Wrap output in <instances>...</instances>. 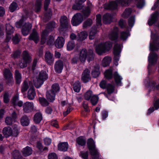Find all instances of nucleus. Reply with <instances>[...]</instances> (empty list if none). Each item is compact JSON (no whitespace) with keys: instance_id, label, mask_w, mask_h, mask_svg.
I'll use <instances>...</instances> for the list:
<instances>
[{"instance_id":"f8f14e48","label":"nucleus","mask_w":159,"mask_h":159,"mask_svg":"<svg viewBox=\"0 0 159 159\" xmlns=\"http://www.w3.org/2000/svg\"><path fill=\"white\" fill-rule=\"evenodd\" d=\"M153 40L154 42L152 43H150V50L152 51H157L159 48L157 45L155 44V43L157 42L159 38L158 36L155 34H153L151 37Z\"/></svg>"},{"instance_id":"c9c22d12","label":"nucleus","mask_w":159,"mask_h":159,"mask_svg":"<svg viewBox=\"0 0 159 159\" xmlns=\"http://www.w3.org/2000/svg\"><path fill=\"white\" fill-rule=\"evenodd\" d=\"M102 43L103 46L105 47V49L106 52L109 51L112 48V43L111 41H107L105 43Z\"/></svg>"},{"instance_id":"bb28decb","label":"nucleus","mask_w":159,"mask_h":159,"mask_svg":"<svg viewBox=\"0 0 159 159\" xmlns=\"http://www.w3.org/2000/svg\"><path fill=\"white\" fill-rule=\"evenodd\" d=\"M68 148V145L67 142H62L59 143L58 145V150L65 152L66 151Z\"/></svg>"},{"instance_id":"58836bf2","label":"nucleus","mask_w":159,"mask_h":159,"mask_svg":"<svg viewBox=\"0 0 159 159\" xmlns=\"http://www.w3.org/2000/svg\"><path fill=\"white\" fill-rule=\"evenodd\" d=\"M29 88V86L27 81L24 80L22 83L21 88V91L22 93H23L27 90Z\"/></svg>"},{"instance_id":"4c0bfd02","label":"nucleus","mask_w":159,"mask_h":159,"mask_svg":"<svg viewBox=\"0 0 159 159\" xmlns=\"http://www.w3.org/2000/svg\"><path fill=\"white\" fill-rule=\"evenodd\" d=\"M15 78L16 83L20 84L21 81V76L20 73L17 70L15 71Z\"/></svg>"},{"instance_id":"c85d7f7f","label":"nucleus","mask_w":159,"mask_h":159,"mask_svg":"<svg viewBox=\"0 0 159 159\" xmlns=\"http://www.w3.org/2000/svg\"><path fill=\"white\" fill-rule=\"evenodd\" d=\"M30 120V119L27 116H24L20 118V123L23 126H27L29 124Z\"/></svg>"},{"instance_id":"5701e85b","label":"nucleus","mask_w":159,"mask_h":159,"mask_svg":"<svg viewBox=\"0 0 159 159\" xmlns=\"http://www.w3.org/2000/svg\"><path fill=\"white\" fill-rule=\"evenodd\" d=\"M65 39L62 37H58L55 42V45L58 48H62L64 44Z\"/></svg>"},{"instance_id":"69168bd1","label":"nucleus","mask_w":159,"mask_h":159,"mask_svg":"<svg viewBox=\"0 0 159 159\" xmlns=\"http://www.w3.org/2000/svg\"><path fill=\"white\" fill-rule=\"evenodd\" d=\"M48 159H58V156L55 152H52L49 154L48 156Z\"/></svg>"},{"instance_id":"37998d69","label":"nucleus","mask_w":159,"mask_h":159,"mask_svg":"<svg viewBox=\"0 0 159 159\" xmlns=\"http://www.w3.org/2000/svg\"><path fill=\"white\" fill-rule=\"evenodd\" d=\"M96 26H101L102 25V16L100 14H98L96 15Z\"/></svg>"},{"instance_id":"f704fd0d","label":"nucleus","mask_w":159,"mask_h":159,"mask_svg":"<svg viewBox=\"0 0 159 159\" xmlns=\"http://www.w3.org/2000/svg\"><path fill=\"white\" fill-rule=\"evenodd\" d=\"M42 119V115L40 112L36 113L34 116V120L36 123H39Z\"/></svg>"},{"instance_id":"393cba45","label":"nucleus","mask_w":159,"mask_h":159,"mask_svg":"<svg viewBox=\"0 0 159 159\" xmlns=\"http://www.w3.org/2000/svg\"><path fill=\"white\" fill-rule=\"evenodd\" d=\"M56 94L55 93L49 90L47 91L46 94V97L48 100L51 102H53L55 100Z\"/></svg>"},{"instance_id":"412c9836","label":"nucleus","mask_w":159,"mask_h":159,"mask_svg":"<svg viewBox=\"0 0 159 159\" xmlns=\"http://www.w3.org/2000/svg\"><path fill=\"white\" fill-rule=\"evenodd\" d=\"M95 51L99 55H101L103 53L107 52L105 47L103 46L102 43L99 44L96 47Z\"/></svg>"},{"instance_id":"052dcab7","label":"nucleus","mask_w":159,"mask_h":159,"mask_svg":"<svg viewBox=\"0 0 159 159\" xmlns=\"http://www.w3.org/2000/svg\"><path fill=\"white\" fill-rule=\"evenodd\" d=\"M82 106L86 112L89 113L90 111V109L87 102H84L82 103Z\"/></svg>"},{"instance_id":"423d86ee","label":"nucleus","mask_w":159,"mask_h":159,"mask_svg":"<svg viewBox=\"0 0 159 159\" xmlns=\"http://www.w3.org/2000/svg\"><path fill=\"white\" fill-rule=\"evenodd\" d=\"M148 73L152 71L151 66H154L157 63L158 59V55L155 52H151L150 53L148 57Z\"/></svg>"},{"instance_id":"473e14b6","label":"nucleus","mask_w":159,"mask_h":159,"mask_svg":"<svg viewBox=\"0 0 159 159\" xmlns=\"http://www.w3.org/2000/svg\"><path fill=\"white\" fill-rule=\"evenodd\" d=\"M132 13V9L131 8H128L125 9L122 14V16L125 19L128 18Z\"/></svg>"},{"instance_id":"a211bd4d","label":"nucleus","mask_w":159,"mask_h":159,"mask_svg":"<svg viewBox=\"0 0 159 159\" xmlns=\"http://www.w3.org/2000/svg\"><path fill=\"white\" fill-rule=\"evenodd\" d=\"M90 72L87 70L84 71L82 73L81 77V80L84 83H86L91 80Z\"/></svg>"},{"instance_id":"864d4df0","label":"nucleus","mask_w":159,"mask_h":159,"mask_svg":"<svg viewBox=\"0 0 159 159\" xmlns=\"http://www.w3.org/2000/svg\"><path fill=\"white\" fill-rule=\"evenodd\" d=\"M118 25L121 29L126 28L127 24L125 20L120 19L118 22Z\"/></svg>"},{"instance_id":"e2e57ef3","label":"nucleus","mask_w":159,"mask_h":159,"mask_svg":"<svg viewBox=\"0 0 159 159\" xmlns=\"http://www.w3.org/2000/svg\"><path fill=\"white\" fill-rule=\"evenodd\" d=\"M107 84L106 81L104 80H102L101 81L100 83L99 86L101 88L103 89H105L107 88Z\"/></svg>"},{"instance_id":"49530a36","label":"nucleus","mask_w":159,"mask_h":159,"mask_svg":"<svg viewBox=\"0 0 159 159\" xmlns=\"http://www.w3.org/2000/svg\"><path fill=\"white\" fill-rule=\"evenodd\" d=\"M135 21L134 16H131L128 19V24L129 27H132L134 25Z\"/></svg>"},{"instance_id":"1a4fd4ad","label":"nucleus","mask_w":159,"mask_h":159,"mask_svg":"<svg viewBox=\"0 0 159 159\" xmlns=\"http://www.w3.org/2000/svg\"><path fill=\"white\" fill-rule=\"evenodd\" d=\"M6 83L9 85H12L14 83L13 75L10 70L8 69L5 70L4 73Z\"/></svg>"},{"instance_id":"774afa93","label":"nucleus","mask_w":159,"mask_h":159,"mask_svg":"<svg viewBox=\"0 0 159 159\" xmlns=\"http://www.w3.org/2000/svg\"><path fill=\"white\" fill-rule=\"evenodd\" d=\"M12 135L14 137H17L19 133V129L17 126L15 127L12 130Z\"/></svg>"},{"instance_id":"6ab92c4d","label":"nucleus","mask_w":159,"mask_h":159,"mask_svg":"<svg viewBox=\"0 0 159 159\" xmlns=\"http://www.w3.org/2000/svg\"><path fill=\"white\" fill-rule=\"evenodd\" d=\"M29 39L34 41L35 43H37L39 40L38 34L35 30L34 29L33 32L29 36Z\"/></svg>"},{"instance_id":"4be33fe9","label":"nucleus","mask_w":159,"mask_h":159,"mask_svg":"<svg viewBox=\"0 0 159 159\" xmlns=\"http://www.w3.org/2000/svg\"><path fill=\"white\" fill-rule=\"evenodd\" d=\"M98 27L95 25H93L91 28L89 33V38L90 40L93 39L98 32Z\"/></svg>"},{"instance_id":"bf43d9fd","label":"nucleus","mask_w":159,"mask_h":159,"mask_svg":"<svg viewBox=\"0 0 159 159\" xmlns=\"http://www.w3.org/2000/svg\"><path fill=\"white\" fill-rule=\"evenodd\" d=\"M73 89L76 92L79 93L80 92V82L79 81L75 82L74 83Z\"/></svg>"},{"instance_id":"a19ab883","label":"nucleus","mask_w":159,"mask_h":159,"mask_svg":"<svg viewBox=\"0 0 159 159\" xmlns=\"http://www.w3.org/2000/svg\"><path fill=\"white\" fill-rule=\"evenodd\" d=\"M89 100L92 105L94 106L97 104L99 100V97L97 95H93Z\"/></svg>"},{"instance_id":"0eeeda50","label":"nucleus","mask_w":159,"mask_h":159,"mask_svg":"<svg viewBox=\"0 0 159 159\" xmlns=\"http://www.w3.org/2000/svg\"><path fill=\"white\" fill-rule=\"evenodd\" d=\"M22 57L23 62H22V60L20 61L19 62L18 64L20 68H23L27 66V64L31 62L32 59L29 52L26 51L23 52Z\"/></svg>"},{"instance_id":"cd10ccee","label":"nucleus","mask_w":159,"mask_h":159,"mask_svg":"<svg viewBox=\"0 0 159 159\" xmlns=\"http://www.w3.org/2000/svg\"><path fill=\"white\" fill-rule=\"evenodd\" d=\"M35 95V92L34 88H30L28 92V98L30 100H33L34 98Z\"/></svg>"},{"instance_id":"8fccbe9b","label":"nucleus","mask_w":159,"mask_h":159,"mask_svg":"<svg viewBox=\"0 0 159 159\" xmlns=\"http://www.w3.org/2000/svg\"><path fill=\"white\" fill-rule=\"evenodd\" d=\"M18 9V7L17 4L16 2H14L11 4L9 7V10L11 12H13Z\"/></svg>"},{"instance_id":"6e6d98bb","label":"nucleus","mask_w":159,"mask_h":159,"mask_svg":"<svg viewBox=\"0 0 159 159\" xmlns=\"http://www.w3.org/2000/svg\"><path fill=\"white\" fill-rule=\"evenodd\" d=\"M41 7V1L40 0H37L36 3L34 6V10L36 12H38L40 11Z\"/></svg>"},{"instance_id":"f03ea898","label":"nucleus","mask_w":159,"mask_h":159,"mask_svg":"<svg viewBox=\"0 0 159 159\" xmlns=\"http://www.w3.org/2000/svg\"><path fill=\"white\" fill-rule=\"evenodd\" d=\"M87 147L92 159H98L100 155L99 152L96 148L95 143L92 138L88 139L87 143Z\"/></svg>"},{"instance_id":"a878e982","label":"nucleus","mask_w":159,"mask_h":159,"mask_svg":"<svg viewBox=\"0 0 159 159\" xmlns=\"http://www.w3.org/2000/svg\"><path fill=\"white\" fill-rule=\"evenodd\" d=\"M104 77L107 80H111L113 77V70L112 69L106 70L104 73Z\"/></svg>"},{"instance_id":"3c124183","label":"nucleus","mask_w":159,"mask_h":159,"mask_svg":"<svg viewBox=\"0 0 159 159\" xmlns=\"http://www.w3.org/2000/svg\"><path fill=\"white\" fill-rule=\"evenodd\" d=\"M93 95V92L90 90H89L85 93L84 99L86 100L89 101Z\"/></svg>"},{"instance_id":"7ed1b4c3","label":"nucleus","mask_w":159,"mask_h":159,"mask_svg":"<svg viewBox=\"0 0 159 159\" xmlns=\"http://www.w3.org/2000/svg\"><path fill=\"white\" fill-rule=\"evenodd\" d=\"M95 54L93 51H90L88 52L86 49H83L80 51V62H85L86 59L89 62L94 60Z\"/></svg>"},{"instance_id":"c03bdc74","label":"nucleus","mask_w":159,"mask_h":159,"mask_svg":"<svg viewBox=\"0 0 159 159\" xmlns=\"http://www.w3.org/2000/svg\"><path fill=\"white\" fill-rule=\"evenodd\" d=\"M93 20L91 19H88L84 22L83 28H86L90 26L93 24Z\"/></svg>"},{"instance_id":"0e129e2a","label":"nucleus","mask_w":159,"mask_h":159,"mask_svg":"<svg viewBox=\"0 0 159 159\" xmlns=\"http://www.w3.org/2000/svg\"><path fill=\"white\" fill-rule=\"evenodd\" d=\"M72 8L75 10H79L80 8V0H75V3L73 5Z\"/></svg>"},{"instance_id":"338daca9","label":"nucleus","mask_w":159,"mask_h":159,"mask_svg":"<svg viewBox=\"0 0 159 159\" xmlns=\"http://www.w3.org/2000/svg\"><path fill=\"white\" fill-rule=\"evenodd\" d=\"M19 100L18 97L17 96H15L11 100V103L14 106H16L17 103Z\"/></svg>"},{"instance_id":"5fc2aeb1","label":"nucleus","mask_w":159,"mask_h":159,"mask_svg":"<svg viewBox=\"0 0 159 159\" xmlns=\"http://www.w3.org/2000/svg\"><path fill=\"white\" fill-rule=\"evenodd\" d=\"M75 42L73 41H69L67 45V49L68 51L72 50L75 47Z\"/></svg>"},{"instance_id":"79ce46f5","label":"nucleus","mask_w":159,"mask_h":159,"mask_svg":"<svg viewBox=\"0 0 159 159\" xmlns=\"http://www.w3.org/2000/svg\"><path fill=\"white\" fill-rule=\"evenodd\" d=\"M111 61V58L109 57L106 56L105 57L102 61L103 66L106 67L109 66Z\"/></svg>"},{"instance_id":"39448f33","label":"nucleus","mask_w":159,"mask_h":159,"mask_svg":"<svg viewBox=\"0 0 159 159\" xmlns=\"http://www.w3.org/2000/svg\"><path fill=\"white\" fill-rule=\"evenodd\" d=\"M48 78V75L46 72L42 71L33 80V83L35 87L39 88L43 84L44 81Z\"/></svg>"},{"instance_id":"4d7b16f0","label":"nucleus","mask_w":159,"mask_h":159,"mask_svg":"<svg viewBox=\"0 0 159 159\" xmlns=\"http://www.w3.org/2000/svg\"><path fill=\"white\" fill-rule=\"evenodd\" d=\"M88 36L87 31H84L80 32V42L84 40L87 38Z\"/></svg>"},{"instance_id":"e433bc0d","label":"nucleus","mask_w":159,"mask_h":159,"mask_svg":"<svg viewBox=\"0 0 159 159\" xmlns=\"http://www.w3.org/2000/svg\"><path fill=\"white\" fill-rule=\"evenodd\" d=\"M115 86L111 84H107V85L106 88L107 93L108 94H111L113 93L115 90Z\"/></svg>"},{"instance_id":"ea45409f","label":"nucleus","mask_w":159,"mask_h":159,"mask_svg":"<svg viewBox=\"0 0 159 159\" xmlns=\"http://www.w3.org/2000/svg\"><path fill=\"white\" fill-rule=\"evenodd\" d=\"M14 31L13 27L9 24H7L6 25V31L7 34H11Z\"/></svg>"},{"instance_id":"de8ad7c7","label":"nucleus","mask_w":159,"mask_h":159,"mask_svg":"<svg viewBox=\"0 0 159 159\" xmlns=\"http://www.w3.org/2000/svg\"><path fill=\"white\" fill-rule=\"evenodd\" d=\"M60 90V87L58 84H53L52 86V89L50 91H52V92L55 93L56 94V93L58 92Z\"/></svg>"},{"instance_id":"c756f323","label":"nucleus","mask_w":159,"mask_h":159,"mask_svg":"<svg viewBox=\"0 0 159 159\" xmlns=\"http://www.w3.org/2000/svg\"><path fill=\"white\" fill-rule=\"evenodd\" d=\"M22 152L24 156L27 157L32 154L33 150L31 148L27 146L23 149Z\"/></svg>"},{"instance_id":"7c9ffc66","label":"nucleus","mask_w":159,"mask_h":159,"mask_svg":"<svg viewBox=\"0 0 159 159\" xmlns=\"http://www.w3.org/2000/svg\"><path fill=\"white\" fill-rule=\"evenodd\" d=\"M60 21L61 25L64 28H66L67 27L69 22L67 17L65 16H61Z\"/></svg>"},{"instance_id":"2eb2a0df","label":"nucleus","mask_w":159,"mask_h":159,"mask_svg":"<svg viewBox=\"0 0 159 159\" xmlns=\"http://www.w3.org/2000/svg\"><path fill=\"white\" fill-rule=\"evenodd\" d=\"M34 104L32 102H26L23 105L24 111L26 113L31 112L33 109Z\"/></svg>"},{"instance_id":"13d9d810","label":"nucleus","mask_w":159,"mask_h":159,"mask_svg":"<svg viewBox=\"0 0 159 159\" xmlns=\"http://www.w3.org/2000/svg\"><path fill=\"white\" fill-rule=\"evenodd\" d=\"M39 101L41 105L43 106H46L48 105L49 103L47 100L43 98H39Z\"/></svg>"},{"instance_id":"4468645a","label":"nucleus","mask_w":159,"mask_h":159,"mask_svg":"<svg viewBox=\"0 0 159 159\" xmlns=\"http://www.w3.org/2000/svg\"><path fill=\"white\" fill-rule=\"evenodd\" d=\"M113 78L116 85L118 86H121L122 85V77L119 75L117 71H115L113 73Z\"/></svg>"},{"instance_id":"f3484780","label":"nucleus","mask_w":159,"mask_h":159,"mask_svg":"<svg viewBox=\"0 0 159 159\" xmlns=\"http://www.w3.org/2000/svg\"><path fill=\"white\" fill-rule=\"evenodd\" d=\"M113 19V17L111 14L106 13L103 16V23L105 24H109L112 22Z\"/></svg>"},{"instance_id":"f257e3e1","label":"nucleus","mask_w":159,"mask_h":159,"mask_svg":"<svg viewBox=\"0 0 159 159\" xmlns=\"http://www.w3.org/2000/svg\"><path fill=\"white\" fill-rule=\"evenodd\" d=\"M119 30L118 27L115 26L113 30L109 34V39L111 41H114L115 43L114 46L113 53L114 55L113 62L116 66L118 65L119 61L121 56L120 53L122 51L121 45L117 43L119 38Z\"/></svg>"},{"instance_id":"603ef678","label":"nucleus","mask_w":159,"mask_h":159,"mask_svg":"<svg viewBox=\"0 0 159 159\" xmlns=\"http://www.w3.org/2000/svg\"><path fill=\"white\" fill-rule=\"evenodd\" d=\"M82 13L84 18H87L89 17L91 13L90 9L89 7L86 8L82 11Z\"/></svg>"},{"instance_id":"ddd939ff","label":"nucleus","mask_w":159,"mask_h":159,"mask_svg":"<svg viewBox=\"0 0 159 159\" xmlns=\"http://www.w3.org/2000/svg\"><path fill=\"white\" fill-rule=\"evenodd\" d=\"M118 4H120L116 1V0L112 1L110 2L105 7V9L112 10H117Z\"/></svg>"},{"instance_id":"6e6552de","label":"nucleus","mask_w":159,"mask_h":159,"mask_svg":"<svg viewBox=\"0 0 159 159\" xmlns=\"http://www.w3.org/2000/svg\"><path fill=\"white\" fill-rule=\"evenodd\" d=\"M55 22L50 23L48 25L46 29L42 32L41 41V44H43L45 43L46 41V37L49 31L52 30L53 29L55 28Z\"/></svg>"},{"instance_id":"dca6fc26","label":"nucleus","mask_w":159,"mask_h":159,"mask_svg":"<svg viewBox=\"0 0 159 159\" xmlns=\"http://www.w3.org/2000/svg\"><path fill=\"white\" fill-rule=\"evenodd\" d=\"M63 67V62L61 60L56 61L54 64V70L56 72L59 74L61 72Z\"/></svg>"},{"instance_id":"2f4dec72","label":"nucleus","mask_w":159,"mask_h":159,"mask_svg":"<svg viewBox=\"0 0 159 159\" xmlns=\"http://www.w3.org/2000/svg\"><path fill=\"white\" fill-rule=\"evenodd\" d=\"M4 135L6 137H8L12 135V131L11 129L9 127L4 128L3 130Z\"/></svg>"},{"instance_id":"680f3d73","label":"nucleus","mask_w":159,"mask_h":159,"mask_svg":"<svg viewBox=\"0 0 159 159\" xmlns=\"http://www.w3.org/2000/svg\"><path fill=\"white\" fill-rule=\"evenodd\" d=\"M54 41V38L53 36H49L47 40V44L48 45H51L53 43Z\"/></svg>"},{"instance_id":"a18cd8bd","label":"nucleus","mask_w":159,"mask_h":159,"mask_svg":"<svg viewBox=\"0 0 159 159\" xmlns=\"http://www.w3.org/2000/svg\"><path fill=\"white\" fill-rule=\"evenodd\" d=\"M78 49L79 47L78 46H77V47H76L75 50V52H77L78 53V55L77 56H75L72 59V62L73 63H76L79 60L80 55L79 52V51Z\"/></svg>"},{"instance_id":"20e7f679","label":"nucleus","mask_w":159,"mask_h":159,"mask_svg":"<svg viewBox=\"0 0 159 159\" xmlns=\"http://www.w3.org/2000/svg\"><path fill=\"white\" fill-rule=\"evenodd\" d=\"M16 25L18 28H20L22 26L21 31L22 34L24 36L27 35L28 34L29 31L32 27V24L29 23H24V19L23 18L19 21L16 22Z\"/></svg>"},{"instance_id":"72a5a7b5","label":"nucleus","mask_w":159,"mask_h":159,"mask_svg":"<svg viewBox=\"0 0 159 159\" xmlns=\"http://www.w3.org/2000/svg\"><path fill=\"white\" fill-rule=\"evenodd\" d=\"M130 35V34L129 31H122L120 33V39L123 41H125Z\"/></svg>"},{"instance_id":"aec40b11","label":"nucleus","mask_w":159,"mask_h":159,"mask_svg":"<svg viewBox=\"0 0 159 159\" xmlns=\"http://www.w3.org/2000/svg\"><path fill=\"white\" fill-rule=\"evenodd\" d=\"M100 66L99 65L94 66V68L91 71V75L93 78H96L98 77L100 74L99 69Z\"/></svg>"},{"instance_id":"9b49d317","label":"nucleus","mask_w":159,"mask_h":159,"mask_svg":"<svg viewBox=\"0 0 159 159\" xmlns=\"http://www.w3.org/2000/svg\"><path fill=\"white\" fill-rule=\"evenodd\" d=\"M159 15V12L157 11H156L152 14L151 18L148 20V23L149 26H152L157 22Z\"/></svg>"},{"instance_id":"9d476101","label":"nucleus","mask_w":159,"mask_h":159,"mask_svg":"<svg viewBox=\"0 0 159 159\" xmlns=\"http://www.w3.org/2000/svg\"><path fill=\"white\" fill-rule=\"evenodd\" d=\"M44 58L45 61L48 65H52L53 64L54 58L53 54L49 51H47L45 53Z\"/></svg>"},{"instance_id":"09e8293b","label":"nucleus","mask_w":159,"mask_h":159,"mask_svg":"<svg viewBox=\"0 0 159 159\" xmlns=\"http://www.w3.org/2000/svg\"><path fill=\"white\" fill-rule=\"evenodd\" d=\"M12 156L14 159H20L21 156L19 152L16 150H15L12 153Z\"/></svg>"},{"instance_id":"b1692460","label":"nucleus","mask_w":159,"mask_h":159,"mask_svg":"<svg viewBox=\"0 0 159 159\" xmlns=\"http://www.w3.org/2000/svg\"><path fill=\"white\" fill-rule=\"evenodd\" d=\"M71 22L73 26H77L80 24V13H77L72 17Z\"/></svg>"}]
</instances>
